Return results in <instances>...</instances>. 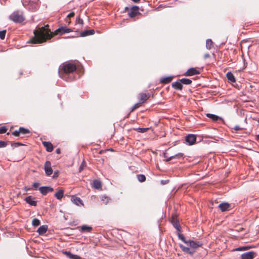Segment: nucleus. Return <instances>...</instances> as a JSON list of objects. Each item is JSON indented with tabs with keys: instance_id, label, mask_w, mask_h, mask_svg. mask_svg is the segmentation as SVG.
<instances>
[{
	"instance_id": "obj_1",
	"label": "nucleus",
	"mask_w": 259,
	"mask_h": 259,
	"mask_svg": "<svg viewBox=\"0 0 259 259\" xmlns=\"http://www.w3.org/2000/svg\"><path fill=\"white\" fill-rule=\"evenodd\" d=\"M76 66L71 63L66 62L62 64L59 68L60 77L67 81H72L75 79V73Z\"/></svg>"
},
{
	"instance_id": "obj_2",
	"label": "nucleus",
	"mask_w": 259,
	"mask_h": 259,
	"mask_svg": "<svg viewBox=\"0 0 259 259\" xmlns=\"http://www.w3.org/2000/svg\"><path fill=\"white\" fill-rule=\"evenodd\" d=\"M34 34V37L31 39V42L34 44L42 43L52 37L51 31L44 27L38 31L35 30Z\"/></svg>"
},
{
	"instance_id": "obj_3",
	"label": "nucleus",
	"mask_w": 259,
	"mask_h": 259,
	"mask_svg": "<svg viewBox=\"0 0 259 259\" xmlns=\"http://www.w3.org/2000/svg\"><path fill=\"white\" fill-rule=\"evenodd\" d=\"M23 5L31 11L37 10L39 7V0H23Z\"/></svg>"
},
{
	"instance_id": "obj_4",
	"label": "nucleus",
	"mask_w": 259,
	"mask_h": 259,
	"mask_svg": "<svg viewBox=\"0 0 259 259\" xmlns=\"http://www.w3.org/2000/svg\"><path fill=\"white\" fill-rule=\"evenodd\" d=\"M9 19L15 23H21L25 20V18L18 11L14 12L9 16Z\"/></svg>"
},
{
	"instance_id": "obj_5",
	"label": "nucleus",
	"mask_w": 259,
	"mask_h": 259,
	"mask_svg": "<svg viewBox=\"0 0 259 259\" xmlns=\"http://www.w3.org/2000/svg\"><path fill=\"white\" fill-rule=\"evenodd\" d=\"M191 249H194V250L196 251V249L198 248L199 247H201L203 243L201 241H195L191 240H189L187 241V243H186Z\"/></svg>"
},
{
	"instance_id": "obj_6",
	"label": "nucleus",
	"mask_w": 259,
	"mask_h": 259,
	"mask_svg": "<svg viewBox=\"0 0 259 259\" xmlns=\"http://www.w3.org/2000/svg\"><path fill=\"white\" fill-rule=\"evenodd\" d=\"M196 137L193 134H189L185 137V141L189 145H192L195 143Z\"/></svg>"
},
{
	"instance_id": "obj_7",
	"label": "nucleus",
	"mask_w": 259,
	"mask_h": 259,
	"mask_svg": "<svg viewBox=\"0 0 259 259\" xmlns=\"http://www.w3.org/2000/svg\"><path fill=\"white\" fill-rule=\"evenodd\" d=\"M139 8L138 6H133L130 9V11L128 12V15L131 18H133L136 16L138 14H139Z\"/></svg>"
},
{
	"instance_id": "obj_8",
	"label": "nucleus",
	"mask_w": 259,
	"mask_h": 259,
	"mask_svg": "<svg viewBox=\"0 0 259 259\" xmlns=\"http://www.w3.org/2000/svg\"><path fill=\"white\" fill-rule=\"evenodd\" d=\"M44 169L47 176H50L53 173V169L51 167V163L50 161H46L44 165Z\"/></svg>"
},
{
	"instance_id": "obj_9",
	"label": "nucleus",
	"mask_w": 259,
	"mask_h": 259,
	"mask_svg": "<svg viewBox=\"0 0 259 259\" xmlns=\"http://www.w3.org/2000/svg\"><path fill=\"white\" fill-rule=\"evenodd\" d=\"M71 31H72L71 29L68 28L66 26H61L55 31V34L62 35L65 33L70 32Z\"/></svg>"
},
{
	"instance_id": "obj_10",
	"label": "nucleus",
	"mask_w": 259,
	"mask_h": 259,
	"mask_svg": "<svg viewBox=\"0 0 259 259\" xmlns=\"http://www.w3.org/2000/svg\"><path fill=\"white\" fill-rule=\"evenodd\" d=\"M40 193L43 195H46L48 193L53 191V188L50 186H42L39 188Z\"/></svg>"
},
{
	"instance_id": "obj_11",
	"label": "nucleus",
	"mask_w": 259,
	"mask_h": 259,
	"mask_svg": "<svg viewBox=\"0 0 259 259\" xmlns=\"http://www.w3.org/2000/svg\"><path fill=\"white\" fill-rule=\"evenodd\" d=\"M255 254V252L253 251L245 252L241 254V259H252Z\"/></svg>"
},
{
	"instance_id": "obj_12",
	"label": "nucleus",
	"mask_w": 259,
	"mask_h": 259,
	"mask_svg": "<svg viewBox=\"0 0 259 259\" xmlns=\"http://www.w3.org/2000/svg\"><path fill=\"white\" fill-rule=\"evenodd\" d=\"M200 73V72L195 68H190L186 72L185 75L186 76H191L194 75L199 74Z\"/></svg>"
},
{
	"instance_id": "obj_13",
	"label": "nucleus",
	"mask_w": 259,
	"mask_h": 259,
	"mask_svg": "<svg viewBox=\"0 0 259 259\" xmlns=\"http://www.w3.org/2000/svg\"><path fill=\"white\" fill-rule=\"evenodd\" d=\"M179 246L183 252L191 255H192L195 252V250H194V249H191V248L186 247L182 244H180Z\"/></svg>"
},
{
	"instance_id": "obj_14",
	"label": "nucleus",
	"mask_w": 259,
	"mask_h": 259,
	"mask_svg": "<svg viewBox=\"0 0 259 259\" xmlns=\"http://www.w3.org/2000/svg\"><path fill=\"white\" fill-rule=\"evenodd\" d=\"M62 253L65 254L69 259H81V257L79 255L73 254L70 251L63 250Z\"/></svg>"
},
{
	"instance_id": "obj_15",
	"label": "nucleus",
	"mask_w": 259,
	"mask_h": 259,
	"mask_svg": "<svg viewBox=\"0 0 259 259\" xmlns=\"http://www.w3.org/2000/svg\"><path fill=\"white\" fill-rule=\"evenodd\" d=\"M79 231L82 233H89L92 231L93 228L92 227L87 226L86 225H82V226L78 227Z\"/></svg>"
},
{
	"instance_id": "obj_16",
	"label": "nucleus",
	"mask_w": 259,
	"mask_h": 259,
	"mask_svg": "<svg viewBox=\"0 0 259 259\" xmlns=\"http://www.w3.org/2000/svg\"><path fill=\"white\" fill-rule=\"evenodd\" d=\"M206 115L208 118L211 119L213 121H217L219 120H221L223 122L224 121V120L222 117L217 115L211 113H207Z\"/></svg>"
},
{
	"instance_id": "obj_17",
	"label": "nucleus",
	"mask_w": 259,
	"mask_h": 259,
	"mask_svg": "<svg viewBox=\"0 0 259 259\" xmlns=\"http://www.w3.org/2000/svg\"><path fill=\"white\" fill-rule=\"evenodd\" d=\"M48 227L47 225H42L38 228L36 232L39 234V235H42L46 233V232L48 230Z\"/></svg>"
},
{
	"instance_id": "obj_18",
	"label": "nucleus",
	"mask_w": 259,
	"mask_h": 259,
	"mask_svg": "<svg viewBox=\"0 0 259 259\" xmlns=\"http://www.w3.org/2000/svg\"><path fill=\"white\" fill-rule=\"evenodd\" d=\"M42 145L46 148V151L51 152L53 150V146L52 144L50 142H42Z\"/></svg>"
},
{
	"instance_id": "obj_19",
	"label": "nucleus",
	"mask_w": 259,
	"mask_h": 259,
	"mask_svg": "<svg viewBox=\"0 0 259 259\" xmlns=\"http://www.w3.org/2000/svg\"><path fill=\"white\" fill-rule=\"evenodd\" d=\"M139 103L141 104L144 103L146 100H147L150 97V94H146L144 93H141L139 95Z\"/></svg>"
},
{
	"instance_id": "obj_20",
	"label": "nucleus",
	"mask_w": 259,
	"mask_h": 259,
	"mask_svg": "<svg viewBox=\"0 0 259 259\" xmlns=\"http://www.w3.org/2000/svg\"><path fill=\"white\" fill-rule=\"evenodd\" d=\"M24 200L26 202L31 206H35L37 205V201L32 200L31 196L26 197Z\"/></svg>"
},
{
	"instance_id": "obj_21",
	"label": "nucleus",
	"mask_w": 259,
	"mask_h": 259,
	"mask_svg": "<svg viewBox=\"0 0 259 259\" xmlns=\"http://www.w3.org/2000/svg\"><path fill=\"white\" fill-rule=\"evenodd\" d=\"M171 87L172 88L177 90H182L183 89V85L179 80L177 81L172 82Z\"/></svg>"
},
{
	"instance_id": "obj_22",
	"label": "nucleus",
	"mask_w": 259,
	"mask_h": 259,
	"mask_svg": "<svg viewBox=\"0 0 259 259\" xmlns=\"http://www.w3.org/2000/svg\"><path fill=\"white\" fill-rule=\"evenodd\" d=\"M172 76L162 77L160 79V82L163 84H167L170 82L172 79Z\"/></svg>"
},
{
	"instance_id": "obj_23",
	"label": "nucleus",
	"mask_w": 259,
	"mask_h": 259,
	"mask_svg": "<svg viewBox=\"0 0 259 259\" xmlns=\"http://www.w3.org/2000/svg\"><path fill=\"white\" fill-rule=\"evenodd\" d=\"M230 204L228 203H222L219 204V207L222 211H225L229 209Z\"/></svg>"
},
{
	"instance_id": "obj_24",
	"label": "nucleus",
	"mask_w": 259,
	"mask_h": 259,
	"mask_svg": "<svg viewBox=\"0 0 259 259\" xmlns=\"http://www.w3.org/2000/svg\"><path fill=\"white\" fill-rule=\"evenodd\" d=\"M95 33L94 29L86 30L80 33V36L85 37L89 35H93Z\"/></svg>"
},
{
	"instance_id": "obj_25",
	"label": "nucleus",
	"mask_w": 259,
	"mask_h": 259,
	"mask_svg": "<svg viewBox=\"0 0 259 259\" xmlns=\"http://www.w3.org/2000/svg\"><path fill=\"white\" fill-rule=\"evenodd\" d=\"M93 186L96 189L99 190L102 188V183L100 180H95L93 181Z\"/></svg>"
},
{
	"instance_id": "obj_26",
	"label": "nucleus",
	"mask_w": 259,
	"mask_h": 259,
	"mask_svg": "<svg viewBox=\"0 0 259 259\" xmlns=\"http://www.w3.org/2000/svg\"><path fill=\"white\" fill-rule=\"evenodd\" d=\"M71 201L78 206L83 205L82 200L79 197H72L71 198Z\"/></svg>"
},
{
	"instance_id": "obj_27",
	"label": "nucleus",
	"mask_w": 259,
	"mask_h": 259,
	"mask_svg": "<svg viewBox=\"0 0 259 259\" xmlns=\"http://www.w3.org/2000/svg\"><path fill=\"white\" fill-rule=\"evenodd\" d=\"M227 79L232 82H235L236 79L233 74L231 72H228L226 74Z\"/></svg>"
},
{
	"instance_id": "obj_28",
	"label": "nucleus",
	"mask_w": 259,
	"mask_h": 259,
	"mask_svg": "<svg viewBox=\"0 0 259 259\" xmlns=\"http://www.w3.org/2000/svg\"><path fill=\"white\" fill-rule=\"evenodd\" d=\"M64 195V190L62 189L59 190L58 192H57L55 194V197L58 199L60 200L61 199Z\"/></svg>"
},
{
	"instance_id": "obj_29",
	"label": "nucleus",
	"mask_w": 259,
	"mask_h": 259,
	"mask_svg": "<svg viewBox=\"0 0 259 259\" xmlns=\"http://www.w3.org/2000/svg\"><path fill=\"white\" fill-rule=\"evenodd\" d=\"M171 223L173 226L179 231H181V227L179 224V222L177 220H175L174 219L171 221Z\"/></svg>"
},
{
	"instance_id": "obj_30",
	"label": "nucleus",
	"mask_w": 259,
	"mask_h": 259,
	"mask_svg": "<svg viewBox=\"0 0 259 259\" xmlns=\"http://www.w3.org/2000/svg\"><path fill=\"white\" fill-rule=\"evenodd\" d=\"M179 80L181 81L182 84H184L189 85L192 83V80L189 78H184L179 79Z\"/></svg>"
},
{
	"instance_id": "obj_31",
	"label": "nucleus",
	"mask_w": 259,
	"mask_h": 259,
	"mask_svg": "<svg viewBox=\"0 0 259 259\" xmlns=\"http://www.w3.org/2000/svg\"><path fill=\"white\" fill-rule=\"evenodd\" d=\"M213 47V42L210 39H207L206 40V48L210 50Z\"/></svg>"
},
{
	"instance_id": "obj_32",
	"label": "nucleus",
	"mask_w": 259,
	"mask_h": 259,
	"mask_svg": "<svg viewBox=\"0 0 259 259\" xmlns=\"http://www.w3.org/2000/svg\"><path fill=\"white\" fill-rule=\"evenodd\" d=\"M137 178L139 182L142 183L146 181V177L143 174H139L137 175Z\"/></svg>"
},
{
	"instance_id": "obj_33",
	"label": "nucleus",
	"mask_w": 259,
	"mask_h": 259,
	"mask_svg": "<svg viewBox=\"0 0 259 259\" xmlns=\"http://www.w3.org/2000/svg\"><path fill=\"white\" fill-rule=\"evenodd\" d=\"M110 200V198L107 196H102L101 197V201L105 205L107 204Z\"/></svg>"
},
{
	"instance_id": "obj_34",
	"label": "nucleus",
	"mask_w": 259,
	"mask_h": 259,
	"mask_svg": "<svg viewBox=\"0 0 259 259\" xmlns=\"http://www.w3.org/2000/svg\"><path fill=\"white\" fill-rule=\"evenodd\" d=\"M19 130V131H20V134H22L23 135H26L30 133V131L28 129L25 128L23 127H20Z\"/></svg>"
},
{
	"instance_id": "obj_35",
	"label": "nucleus",
	"mask_w": 259,
	"mask_h": 259,
	"mask_svg": "<svg viewBox=\"0 0 259 259\" xmlns=\"http://www.w3.org/2000/svg\"><path fill=\"white\" fill-rule=\"evenodd\" d=\"M40 221L36 218L33 219V220L32 221V226H33L34 227L39 226L40 225Z\"/></svg>"
},
{
	"instance_id": "obj_36",
	"label": "nucleus",
	"mask_w": 259,
	"mask_h": 259,
	"mask_svg": "<svg viewBox=\"0 0 259 259\" xmlns=\"http://www.w3.org/2000/svg\"><path fill=\"white\" fill-rule=\"evenodd\" d=\"M148 129H149V128H148V127H146V128L138 127L135 129V131H136L137 132H138L139 133H145L146 132H147L148 130Z\"/></svg>"
},
{
	"instance_id": "obj_37",
	"label": "nucleus",
	"mask_w": 259,
	"mask_h": 259,
	"mask_svg": "<svg viewBox=\"0 0 259 259\" xmlns=\"http://www.w3.org/2000/svg\"><path fill=\"white\" fill-rule=\"evenodd\" d=\"M178 236L180 239H181L183 242H184L185 243H187L188 240H187L184 235L181 233L178 234Z\"/></svg>"
},
{
	"instance_id": "obj_38",
	"label": "nucleus",
	"mask_w": 259,
	"mask_h": 259,
	"mask_svg": "<svg viewBox=\"0 0 259 259\" xmlns=\"http://www.w3.org/2000/svg\"><path fill=\"white\" fill-rule=\"evenodd\" d=\"M184 154L183 153H178L173 155L174 159H180L183 157Z\"/></svg>"
},
{
	"instance_id": "obj_39",
	"label": "nucleus",
	"mask_w": 259,
	"mask_h": 259,
	"mask_svg": "<svg viewBox=\"0 0 259 259\" xmlns=\"http://www.w3.org/2000/svg\"><path fill=\"white\" fill-rule=\"evenodd\" d=\"M6 32H7L6 30H3L2 31H0V38L1 39H5Z\"/></svg>"
},
{
	"instance_id": "obj_40",
	"label": "nucleus",
	"mask_w": 259,
	"mask_h": 259,
	"mask_svg": "<svg viewBox=\"0 0 259 259\" xmlns=\"http://www.w3.org/2000/svg\"><path fill=\"white\" fill-rule=\"evenodd\" d=\"M7 131V129L6 126H4L0 127V134H3L6 133Z\"/></svg>"
},
{
	"instance_id": "obj_41",
	"label": "nucleus",
	"mask_w": 259,
	"mask_h": 259,
	"mask_svg": "<svg viewBox=\"0 0 259 259\" xmlns=\"http://www.w3.org/2000/svg\"><path fill=\"white\" fill-rule=\"evenodd\" d=\"M7 145V143L5 141H0V148L6 147Z\"/></svg>"
},
{
	"instance_id": "obj_42",
	"label": "nucleus",
	"mask_w": 259,
	"mask_h": 259,
	"mask_svg": "<svg viewBox=\"0 0 259 259\" xmlns=\"http://www.w3.org/2000/svg\"><path fill=\"white\" fill-rule=\"evenodd\" d=\"M59 170H56L54 171L53 175L52 176L53 178L55 179L59 177Z\"/></svg>"
},
{
	"instance_id": "obj_43",
	"label": "nucleus",
	"mask_w": 259,
	"mask_h": 259,
	"mask_svg": "<svg viewBox=\"0 0 259 259\" xmlns=\"http://www.w3.org/2000/svg\"><path fill=\"white\" fill-rule=\"evenodd\" d=\"M140 103H138L137 104H135L134 106H133L131 108V111H133L134 110H135L136 109H137V108L139 107V105L140 104Z\"/></svg>"
},
{
	"instance_id": "obj_44",
	"label": "nucleus",
	"mask_w": 259,
	"mask_h": 259,
	"mask_svg": "<svg viewBox=\"0 0 259 259\" xmlns=\"http://www.w3.org/2000/svg\"><path fill=\"white\" fill-rule=\"evenodd\" d=\"M20 131H19V130L18 131L17 130L14 131L12 132V135L16 137L19 136V135L20 134Z\"/></svg>"
},
{
	"instance_id": "obj_45",
	"label": "nucleus",
	"mask_w": 259,
	"mask_h": 259,
	"mask_svg": "<svg viewBox=\"0 0 259 259\" xmlns=\"http://www.w3.org/2000/svg\"><path fill=\"white\" fill-rule=\"evenodd\" d=\"M23 145V144L19 142H16L12 143V146H14L15 147H18L19 146Z\"/></svg>"
},
{
	"instance_id": "obj_46",
	"label": "nucleus",
	"mask_w": 259,
	"mask_h": 259,
	"mask_svg": "<svg viewBox=\"0 0 259 259\" xmlns=\"http://www.w3.org/2000/svg\"><path fill=\"white\" fill-rule=\"evenodd\" d=\"M39 184L38 183L35 182L32 185V186L34 188L35 190H37L38 188Z\"/></svg>"
},
{
	"instance_id": "obj_47",
	"label": "nucleus",
	"mask_w": 259,
	"mask_h": 259,
	"mask_svg": "<svg viewBox=\"0 0 259 259\" xmlns=\"http://www.w3.org/2000/svg\"><path fill=\"white\" fill-rule=\"evenodd\" d=\"M84 165H85V163L84 161H83L79 167V171H81L83 169V167L84 166Z\"/></svg>"
},
{
	"instance_id": "obj_48",
	"label": "nucleus",
	"mask_w": 259,
	"mask_h": 259,
	"mask_svg": "<svg viewBox=\"0 0 259 259\" xmlns=\"http://www.w3.org/2000/svg\"><path fill=\"white\" fill-rule=\"evenodd\" d=\"M233 128L236 131H239L242 129L239 125H235Z\"/></svg>"
},
{
	"instance_id": "obj_49",
	"label": "nucleus",
	"mask_w": 259,
	"mask_h": 259,
	"mask_svg": "<svg viewBox=\"0 0 259 259\" xmlns=\"http://www.w3.org/2000/svg\"><path fill=\"white\" fill-rule=\"evenodd\" d=\"M77 21H78V23L79 24H80V25H83V20L82 19L78 18Z\"/></svg>"
},
{
	"instance_id": "obj_50",
	"label": "nucleus",
	"mask_w": 259,
	"mask_h": 259,
	"mask_svg": "<svg viewBox=\"0 0 259 259\" xmlns=\"http://www.w3.org/2000/svg\"><path fill=\"white\" fill-rule=\"evenodd\" d=\"M250 247H239L237 248V250H245V249H247L248 248H249Z\"/></svg>"
},
{
	"instance_id": "obj_51",
	"label": "nucleus",
	"mask_w": 259,
	"mask_h": 259,
	"mask_svg": "<svg viewBox=\"0 0 259 259\" xmlns=\"http://www.w3.org/2000/svg\"><path fill=\"white\" fill-rule=\"evenodd\" d=\"M174 159V158H173V156H170V157H167V158L165 160V161L166 162H168V161H170L171 160H172V159Z\"/></svg>"
},
{
	"instance_id": "obj_52",
	"label": "nucleus",
	"mask_w": 259,
	"mask_h": 259,
	"mask_svg": "<svg viewBox=\"0 0 259 259\" xmlns=\"http://www.w3.org/2000/svg\"><path fill=\"white\" fill-rule=\"evenodd\" d=\"M74 15V12H71V13H70L68 15H67V17L68 18H70V17H73Z\"/></svg>"
},
{
	"instance_id": "obj_53",
	"label": "nucleus",
	"mask_w": 259,
	"mask_h": 259,
	"mask_svg": "<svg viewBox=\"0 0 259 259\" xmlns=\"http://www.w3.org/2000/svg\"><path fill=\"white\" fill-rule=\"evenodd\" d=\"M56 152L57 153V154H60L61 153V150L59 148H58L56 150Z\"/></svg>"
},
{
	"instance_id": "obj_54",
	"label": "nucleus",
	"mask_w": 259,
	"mask_h": 259,
	"mask_svg": "<svg viewBox=\"0 0 259 259\" xmlns=\"http://www.w3.org/2000/svg\"><path fill=\"white\" fill-rule=\"evenodd\" d=\"M209 57H210V55H209V54H206L204 55V58H208Z\"/></svg>"
},
{
	"instance_id": "obj_55",
	"label": "nucleus",
	"mask_w": 259,
	"mask_h": 259,
	"mask_svg": "<svg viewBox=\"0 0 259 259\" xmlns=\"http://www.w3.org/2000/svg\"><path fill=\"white\" fill-rule=\"evenodd\" d=\"M132 1H133L134 3H138L140 0H132Z\"/></svg>"
},
{
	"instance_id": "obj_56",
	"label": "nucleus",
	"mask_w": 259,
	"mask_h": 259,
	"mask_svg": "<svg viewBox=\"0 0 259 259\" xmlns=\"http://www.w3.org/2000/svg\"><path fill=\"white\" fill-rule=\"evenodd\" d=\"M256 139L257 140H259V134H258V135H256Z\"/></svg>"
},
{
	"instance_id": "obj_57",
	"label": "nucleus",
	"mask_w": 259,
	"mask_h": 259,
	"mask_svg": "<svg viewBox=\"0 0 259 259\" xmlns=\"http://www.w3.org/2000/svg\"><path fill=\"white\" fill-rule=\"evenodd\" d=\"M128 10V8L127 7H125V11H126V10Z\"/></svg>"
},
{
	"instance_id": "obj_58",
	"label": "nucleus",
	"mask_w": 259,
	"mask_h": 259,
	"mask_svg": "<svg viewBox=\"0 0 259 259\" xmlns=\"http://www.w3.org/2000/svg\"><path fill=\"white\" fill-rule=\"evenodd\" d=\"M258 124L259 125V118L257 120Z\"/></svg>"
}]
</instances>
